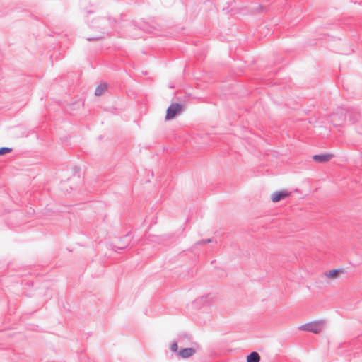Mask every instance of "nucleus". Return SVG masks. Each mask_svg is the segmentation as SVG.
Listing matches in <instances>:
<instances>
[{"label": "nucleus", "mask_w": 362, "mask_h": 362, "mask_svg": "<svg viewBox=\"0 0 362 362\" xmlns=\"http://www.w3.org/2000/svg\"><path fill=\"white\" fill-rule=\"evenodd\" d=\"M110 23V18H98L96 19L93 20L90 23H88L89 26L95 29H98L100 30V33L93 37H87V40L94 41L103 39L105 37V35L107 33V25Z\"/></svg>", "instance_id": "f257e3e1"}, {"label": "nucleus", "mask_w": 362, "mask_h": 362, "mask_svg": "<svg viewBox=\"0 0 362 362\" xmlns=\"http://www.w3.org/2000/svg\"><path fill=\"white\" fill-rule=\"evenodd\" d=\"M183 109V105L180 103H172L166 110L165 120L169 121L175 118Z\"/></svg>", "instance_id": "f03ea898"}, {"label": "nucleus", "mask_w": 362, "mask_h": 362, "mask_svg": "<svg viewBox=\"0 0 362 362\" xmlns=\"http://www.w3.org/2000/svg\"><path fill=\"white\" fill-rule=\"evenodd\" d=\"M323 325L324 323L322 321H313L301 325L300 329L303 331L317 334L321 332L323 328Z\"/></svg>", "instance_id": "7ed1b4c3"}, {"label": "nucleus", "mask_w": 362, "mask_h": 362, "mask_svg": "<svg viewBox=\"0 0 362 362\" xmlns=\"http://www.w3.org/2000/svg\"><path fill=\"white\" fill-rule=\"evenodd\" d=\"M132 241L131 233L129 232L123 238H120L118 245H112V249L117 252V250H123L126 249Z\"/></svg>", "instance_id": "20e7f679"}, {"label": "nucleus", "mask_w": 362, "mask_h": 362, "mask_svg": "<svg viewBox=\"0 0 362 362\" xmlns=\"http://www.w3.org/2000/svg\"><path fill=\"white\" fill-rule=\"evenodd\" d=\"M130 28L134 27H139L140 29L149 32V33H153L154 30H158L159 25L152 21L151 23H144L142 25H137L136 24H132L129 25Z\"/></svg>", "instance_id": "39448f33"}, {"label": "nucleus", "mask_w": 362, "mask_h": 362, "mask_svg": "<svg viewBox=\"0 0 362 362\" xmlns=\"http://www.w3.org/2000/svg\"><path fill=\"white\" fill-rule=\"evenodd\" d=\"M288 195H289V192H288L287 191H284V190L276 191L272 194L271 199L273 202L276 203V202H278L281 201V199H284L285 197H286Z\"/></svg>", "instance_id": "423d86ee"}, {"label": "nucleus", "mask_w": 362, "mask_h": 362, "mask_svg": "<svg viewBox=\"0 0 362 362\" xmlns=\"http://www.w3.org/2000/svg\"><path fill=\"white\" fill-rule=\"evenodd\" d=\"M332 157V155L329 153L317 154L313 156V159L314 161L317 163H325L329 161Z\"/></svg>", "instance_id": "0eeeda50"}, {"label": "nucleus", "mask_w": 362, "mask_h": 362, "mask_svg": "<svg viewBox=\"0 0 362 362\" xmlns=\"http://www.w3.org/2000/svg\"><path fill=\"white\" fill-rule=\"evenodd\" d=\"M195 353L194 348H184L178 352V356L182 358H187Z\"/></svg>", "instance_id": "6e6552de"}, {"label": "nucleus", "mask_w": 362, "mask_h": 362, "mask_svg": "<svg viewBox=\"0 0 362 362\" xmlns=\"http://www.w3.org/2000/svg\"><path fill=\"white\" fill-rule=\"evenodd\" d=\"M260 361V356L256 351L251 352L247 356V362H259Z\"/></svg>", "instance_id": "1a4fd4ad"}, {"label": "nucleus", "mask_w": 362, "mask_h": 362, "mask_svg": "<svg viewBox=\"0 0 362 362\" xmlns=\"http://www.w3.org/2000/svg\"><path fill=\"white\" fill-rule=\"evenodd\" d=\"M341 272L340 269H334L326 273V276L328 278L334 279L337 276L338 274Z\"/></svg>", "instance_id": "9d476101"}, {"label": "nucleus", "mask_w": 362, "mask_h": 362, "mask_svg": "<svg viewBox=\"0 0 362 362\" xmlns=\"http://www.w3.org/2000/svg\"><path fill=\"white\" fill-rule=\"evenodd\" d=\"M106 88H107V85L106 84H104V85L101 84V85H100L99 86H98L95 88V95L96 96L101 95L105 92Z\"/></svg>", "instance_id": "9b49d317"}, {"label": "nucleus", "mask_w": 362, "mask_h": 362, "mask_svg": "<svg viewBox=\"0 0 362 362\" xmlns=\"http://www.w3.org/2000/svg\"><path fill=\"white\" fill-rule=\"evenodd\" d=\"M192 339V336L189 334H187V333H184V334H181L180 335H179L178 337V341L180 343H182L183 340H187V341H190Z\"/></svg>", "instance_id": "f8f14e48"}, {"label": "nucleus", "mask_w": 362, "mask_h": 362, "mask_svg": "<svg viewBox=\"0 0 362 362\" xmlns=\"http://www.w3.org/2000/svg\"><path fill=\"white\" fill-rule=\"evenodd\" d=\"M11 151H12V148H11L1 147L0 148V156L6 154V153H10Z\"/></svg>", "instance_id": "ddd939ff"}, {"label": "nucleus", "mask_w": 362, "mask_h": 362, "mask_svg": "<svg viewBox=\"0 0 362 362\" xmlns=\"http://www.w3.org/2000/svg\"><path fill=\"white\" fill-rule=\"evenodd\" d=\"M171 238L170 235H163L160 237H159V240H158V243H165V241L168 240Z\"/></svg>", "instance_id": "4468645a"}, {"label": "nucleus", "mask_w": 362, "mask_h": 362, "mask_svg": "<svg viewBox=\"0 0 362 362\" xmlns=\"http://www.w3.org/2000/svg\"><path fill=\"white\" fill-rule=\"evenodd\" d=\"M213 242L212 238H207V239H202L199 241H197L196 243V245H200V244H206V243H210Z\"/></svg>", "instance_id": "2eb2a0df"}, {"label": "nucleus", "mask_w": 362, "mask_h": 362, "mask_svg": "<svg viewBox=\"0 0 362 362\" xmlns=\"http://www.w3.org/2000/svg\"><path fill=\"white\" fill-rule=\"evenodd\" d=\"M170 350L173 351V352H179L178 351V345H177V341H174L172 344H171V346H170Z\"/></svg>", "instance_id": "dca6fc26"}, {"label": "nucleus", "mask_w": 362, "mask_h": 362, "mask_svg": "<svg viewBox=\"0 0 362 362\" xmlns=\"http://www.w3.org/2000/svg\"><path fill=\"white\" fill-rule=\"evenodd\" d=\"M262 9H263L262 6H259L256 10L257 12H261V11H262Z\"/></svg>", "instance_id": "f3484780"}]
</instances>
